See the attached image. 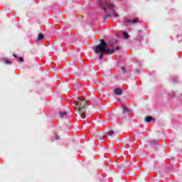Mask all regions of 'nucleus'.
I'll return each instance as SVG.
<instances>
[{"instance_id": "obj_25", "label": "nucleus", "mask_w": 182, "mask_h": 182, "mask_svg": "<svg viewBox=\"0 0 182 182\" xmlns=\"http://www.w3.org/2000/svg\"><path fill=\"white\" fill-rule=\"evenodd\" d=\"M116 114L117 116V115L120 114V113L119 112H117Z\"/></svg>"}, {"instance_id": "obj_6", "label": "nucleus", "mask_w": 182, "mask_h": 182, "mask_svg": "<svg viewBox=\"0 0 182 182\" xmlns=\"http://www.w3.org/2000/svg\"><path fill=\"white\" fill-rule=\"evenodd\" d=\"M122 113H129V112H130V109L124 106V105L122 104Z\"/></svg>"}, {"instance_id": "obj_11", "label": "nucleus", "mask_w": 182, "mask_h": 182, "mask_svg": "<svg viewBox=\"0 0 182 182\" xmlns=\"http://www.w3.org/2000/svg\"><path fill=\"white\" fill-rule=\"evenodd\" d=\"M59 114H60V119H62V118L65 117V116H66V114H68V112H60Z\"/></svg>"}, {"instance_id": "obj_8", "label": "nucleus", "mask_w": 182, "mask_h": 182, "mask_svg": "<svg viewBox=\"0 0 182 182\" xmlns=\"http://www.w3.org/2000/svg\"><path fill=\"white\" fill-rule=\"evenodd\" d=\"M128 23H137L139 22V18H134V20H127Z\"/></svg>"}, {"instance_id": "obj_19", "label": "nucleus", "mask_w": 182, "mask_h": 182, "mask_svg": "<svg viewBox=\"0 0 182 182\" xmlns=\"http://www.w3.org/2000/svg\"><path fill=\"white\" fill-rule=\"evenodd\" d=\"M120 49H122V47H120V46H117L116 48L114 49V50H115V51H116V50H120Z\"/></svg>"}, {"instance_id": "obj_5", "label": "nucleus", "mask_w": 182, "mask_h": 182, "mask_svg": "<svg viewBox=\"0 0 182 182\" xmlns=\"http://www.w3.org/2000/svg\"><path fill=\"white\" fill-rule=\"evenodd\" d=\"M114 93L117 95V96H121V95L123 93V91L122 90V88L118 87L114 89Z\"/></svg>"}, {"instance_id": "obj_13", "label": "nucleus", "mask_w": 182, "mask_h": 182, "mask_svg": "<svg viewBox=\"0 0 182 182\" xmlns=\"http://www.w3.org/2000/svg\"><path fill=\"white\" fill-rule=\"evenodd\" d=\"M98 140H102L103 141L105 140V135H103V134H100V135H98Z\"/></svg>"}, {"instance_id": "obj_7", "label": "nucleus", "mask_w": 182, "mask_h": 182, "mask_svg": "<svg viewBox=\"0 0 182 182\" xmlns=\"http://www.w3.org/2000/svg\"><path fill=\"white\" fill-rule=\"evenodd\" d=\"M151 120H154V118L150 116L145 117V118H144V122L146 123H150V122H151Z\"/></svg>"}, {"instance_id": "obj_20", "label": "nucleus", "mask_w": 182, "mask_h": 182, "mask_svg": "<svg viewBox=\"0 0 182 182\" xmlns=\"http://www.w3.org/2000/svg\"><path fill=\"white\" fill-rule=\"evenodd\" d=\"M100 6H101L102 8H103L105 12H106V8L103 7V5H102V3L100 4Z\"/></svg>"}, {"instance_id": "obj_1", "label": "nucleus", "mask_w": 182, "mask_h": 182, "mask_svg": "<svg viewBox=\"0 0 182 182\" xmlns=\"http://www.w3.org/2000/svg\"><path fill=\"white\" fill-rule=\"evenodd\" d=\"M100 43L95 47V53H100L99 59L100 60H102L103 59L104 55H113L114 53L115 50L114 49H110L107 48V43H106V41L103 39L100 40Z\"/></svg>"}, {"instance_id": "obj_27", "label": "nucleus", "mask_w": 182, "mask_h": 182, "mask_svg": "<svg viewBox=\"0 0 182 182\" xmlns=\"http://www.w3.org/2000/svg\"><path fill=\"white\" fill-rule=\"evenodd\" d=\"M55 139H59V136H55Z\"/></svg>"}, {"instance_id": "obj_23", "label": "nucleus", "mask_w": 182, "mask_h": 182, "mask_svg": "<svg viewBox=\"0 0 182 182\" xmlns=\"http://www.w3.org/2000/svg\"><path fill=\"white\" fill-rule=\"evenodd\" d=\"M173 82H177V78H173Z\"/></svg>"}, {"instance_id": "obj_18", "label": "nucleus", "mask_w": 182, "mask_h": 182, "mask_svg": "<svg viewBox=\"0 0 182 182\" xmlns=\"http://www.w3.org/2000/svg\"><path fill=\"white\" fill-rule=\"evenodd\" d=\"M122 73L123 74L126 73V69L124 68V66L122 67Z\"/></svg>"}, {"instance_id": "obj_12", "label": "nucleus", "mask_w": 182, "mask_h": 182, "mask_svg": "<svg viewBox=\"0 0 182 182\" xmlns=\"http://www.w3.org/2000/svg\"><path fill=\"white\" fill-rule=\"evenodd\" d=\"M45 36H43V34L42 33H39L38 36V41H42V39H44Z\"/></svg>"}, {"instance_id": "obj_22", "label": "nucleus", "mask_w": 182, "mask_h": 182, "mask_svg": "<svg viewBox=\"0 0 182 182\" xmlns=\"http://www.w3.org/2000/svg\"><path fill=\"white\" fill-rule=\"evenodd\" d=\"M19 60H20L21 62H23V58L20 57V58H19Z\"/></svg>"}, {"instance_id": "obj_2", "label": "nucleus", "mask_w": 182, "mask_h": 182, "mask_svg": "<svg viewBox=\"0 0 182 182\" xmlns=\"http://www.w3.org/2000/svg\"><path fill=\"white\" fill-rule=\"evenodd\" d=\"M87 103V101L85 98H78L76 101L75 110L77 112L81 119L86 118V109L87 108V106L86 105Z\"/></svg>"}, {"instance_id": "obj_3", "label": "nucleus", "mask_w": 182, "mask_h": 182, "mask_svg": "<svg viewBox=\"0 0 182 182\" xmlns=\"http://www.w3.org/2000/svg\"><path fill=\"white\" fill-rule=\"evenodd\" d=\"M105 5H106V6L109 8V9H111V12H112V14L115 18H117V16H119V14L117 13H116V11H114V9H113V8H114V4H112L105 2Z\"/></svg>"}, {"instance_id": "obj_17", "label": "nucleus", "mask_w": 182, "mask_h": 182, "mask_svg": "<svg viewBox=\"0 0 182 182\" xmlns=\"http://www.w3.org/2000/svg\"><path fill=\"white\" fill-rule=\"evenodd\" d=\"M111 149H112V151H113V153H117V149H114L113 145H111Z\"/></svg>"}, {"instance_id": "obj_14", "label": "nucleus", "mask_w": 182, "mask_h": 182, "mask_svg": "<svg viewBox=\"0 0 182 182\" xmlns=\"http://www.w3.org/2000/svg\"><path fill=\"white\" fill-rule=\"evenodd\" d=\"M123 36H124V39H129V33L124 32V33H123Z\"/></svg>"}, {"instance_id": "obj_10", "label": "nucleus", "mask_w": 182, "mask_h": 182, "mask_svg": "<svg viewBox=\"0 0 182 182\" xmlns=\"http://www.w3.org/2000/svg\"><path fill=\"white\" fill-rule=\"evenodd\" d=\"M4 63H5L6 65H11V60L6 59V58H3L2 59Z\"/></svg>"}, {"instance_id": "obj_4", "label": "nucleus", "mask_w": 182, "mask_h": 182, "mask_svg": "<svg viewBox=\"0 0 182 182\" xmlns=\"http://www.w3.org/2000/svg\"><path fill=\"white\" fill-rule=\"evenodd\" d=\"M92 134L93 137H95L97 140H99V136H100V133H99L97 132V129H92Z\"/></svg>"}, {"instance_id": "obj_21", "label": "nucleus", "mask_w": 182, "mask_h": 182, "mask_svg": "<svg viewBox=\"0 0 182 182\" xmlns=\"http://www.w3.org/2000/svg\"><path fill=\"white\" fill-rule=\"evenodd\" d=\"M109 18H110V16H109V14H106V17L105 18V19H107Z\"/></svg>"}, {"instance_id": "obj_16", "label": "nucleus", "mask_w": 182, "mask_h": 182, "mask_svg": "<svg viewBox=\"0 0 182 182\" xmlns=\"http://www.w3.org/2000/svg\"><path fill=\"white\" fill-rule=\"evenodd\" d=\"M151 144H155V146H157L159 144V142L157 141H151Z\"/></svg>"}, {"instance_id": "obj_26", "label": "nucleus", "mask_w": 182, "mask_h": 182, "mask_svg": "<svg viewBox=\"0 0 182 182\" xmlns=\"http://www.w3.org/2000/svg\"><path fill=\"white\" fill-rule=\"evenodd\" d=\"M13 56H14V58H16V55H15V54H14Z\"/></svg>"}, {"instance_id": "obj_15", "label": "nucleus", "mask_w": 182, "mask_h": 182, "mask_svg": "<svg viewBox=\"0 0 182 182\" xmlns=\"http://www.w3.org/2000/svg\"><path fill=\"white\" fill-rule=\"evenodd\" d=\"M109 136H113L114 134V132L113 130H110L108 132Z\"/></svg>"}, {"instance_id": "obj_9", "label": "nucleus", "mask_w": 182, "mask_h": 182, "mask_svg": "<svg viewBox=\"0 0 182 182\" xmlns=\"http://www.w3.org/2000/svg\"><path fill=\"white\" fill-rule=\"evenodd\" d=\"M62 89L63 90H64V92H66V90H69V85L68 84L63 85L62 86Z\"/></svg>"}, {"instance_id": "obj_24", "label": "nucleus", "mask_w": 182, "mask_h": 182, "mask_svg": "<svg viewBox=\"0 0 182 182\" xmlns=\"http://www.w3.org/2000/svg\"><path fill=\"white\" fill-rule=\"evenodd\" d=\"M109 117H113V114L109 115Z\"/></svg>"}]
</instances>
